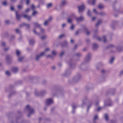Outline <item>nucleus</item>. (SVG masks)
Returning a JSON list of instances; mask_svg holds the SVG:
<instances>
[{
	"label": "nucleus",
	"instance_id": "1",
	"mask_svg": "<svg viewBox=\"0 0 123 123\" xmlns=\"http://www.w3.org/2000/svg\"><path fill=\"white\" fill-rule=\"evenodd\" d=\"M109 48L110 49L113 50H113H112L111 51V52H114L116 50H117L118 51H121L122 49V47H116L114 46L113 45L110 44L109 45L106 47V49Z\"/></svg>",
	"mask_w": 123,
	"mask_h": 123
},
{
	"label": "nucleus",
	"instance_id": "2",
	"mask_svg": "<svg viewBox=\"0 0 123 123\" xmlns=\"http://www.w3.org/2000/svg\"><path fill=\"white\" fill-rule=\"evenodd\" d=\"M46 93V92L45 90H42L40 92L36 91L35 92V95L37 96H42L45 94Z\"/></svg>",
	"mask_w": 123,
	"mask_h": 123
},
{
	"label": "nucleus",
	"instance_id": "3",
	"mask_svg": "<svg viewBox=\"0 0 123 123\" xmlns=\"http://www.w3.org/2000/svg\"><path fill=\"white\" fill-rule=\"evenodd\" d=\"M26 108L28 110L29 113L28 115V117H30L31 115L34 113V110L32 108H31L29 105H27L26 107Z\"/></svg>",
	"mask_w": 123,
	"mask_h": 123
},
{
	"label": "nucleus",
	"instance_id": "4",
	"mask_svg": "<svg viewBox=\"0 0 123 123\" xmlns=\"http://www.w3.org/2000/svg\"><path fill=\"white\" fill-rule=\"evenodd\" d=\"M75 16L74 13H72L69 16L67 19V22L68 23H71L74 19H75Z\"/></svg>",
	"mask_w": 123,
	"mask_h": 123
},
{
	"label": "nucleus",
	"instance_id": "5",
	"mask_svg": "<svg viewBox=\"0 0 123 123\" xmlns=\"http://www.w3.org/2000/svg\"><path fill=\"white\" fill-rule=\"evenodd\" d=\"M91 59V54L90 53H88L86 55L85 59V61L86 62H88Z\"/></svg>",
	"mask_w": 123,
	"mask_h": 123
},
{
	"label": "nucleus",
	"instance_id": "6",
	"mask_svg": "<svg viewBox=\"0 0 123 123\" xmlns=\"http://www.w3.org/2000/svg\"><path fill=\"white\" fill-rule=\"evenodd\" d=\"M45 53V52H43L39 55H37L36 56V59L37 61H38L43 55Z\"/></svg>",
	"mask_w": 123,
	"mask_h": 123
},
{
	"label": "nucleus",
	"instance_id": "7",
	"mask_svg": "<svg viewBox=\"0 0 123 123\" xmlns=\"http://www.w3.org/2000/svg\"><path fill=\"white\" fill-rule=\"evenodd\" d=\"M52 55H49L47 56V57H50L51 58H53L54 56L56 55L57 54V52L55 50H53L52 52Z\"/></svg>",
	"mask_w": 123,
	"mask_h": 123
},
{
	"label": "nucleus",
	"instance_id": "8",
	"mask_svg": "<svg viewBox=\"0 0 123 123\" xmlns=\"http://www.w3.org/2000/svg\"><path fill=\"white\" fill-rule=\"evenodd\" d=\"M53 102V99L52 98H50L46 100V103L47 105H49L52 104Z\"/></svg>",
	"mask_w": 123,
	"mask_h": 123
},
{
	"label": "nucleus",
	"instance_id": "9",
	"mask_svg": "<svg viewBox=\"0 0 123 123\" xmlns=\"http://www.w3.org/2000/svg\"><path fill=\"white\" fill-rule=\"evenodd\" d=\"M85 8V6L84 5H82L78 7L79 12L83 11Z\"/></svg>",
	"mask_w": 123,
	"mask_h": 123
},
{
	"label": "nucleus",
	"instance_id": "10",
	"mask_svg": "<svg viewBox=\"0 0 123 123\" xmlns=\"http://www.w3.org/2000/svg\"><path fill=\"white\" fill-rule=\"evenodd\" d=\"M75 19L78 22L80 21H81L83 20L84 19V18L82 16H81L80 17H77L75 16Z\"/></svg>",
	"mask_w": 123,
	"mask_h": 123
},
{
	"label": "nucleus",
	"instance_id": "11",
	"mask_svg": "<svg viewBox=\"0 0 123 123\" xmlns=\"http://www.w3.org/2000/svg\"><path fill=\"white\" fill-rule=\"evenodd\" d=\"M111 103L110 100L109 99L105 102V106H109L111 105Z\"/></svg>",
	"mask_w": 123,
	"mask_h": 123
},
{
	"label": "nucleus",
	"instance_id": "12",
	"mask_svg": "<svg viewBox=\"0 0 123 123\" xmlns=\"http://www.w3.org/2000/svg\"><path fill=\"white\" fill-rule=\"evenodd\" d=\"M81 76L80 74H78L74 78V80L76 81L79 80L81 78Z\"/></svg>",
	"mask_w": 123,
	"mask_h": 123
},
{
	"label": "nucleus",
	"instance_id": "13",
	"mask_svg": "<svg viewBox=\"0 0 123 123\" xmlns=\"http://www.w3.org/2000/svg\"><path fill=\"white\" fill-rule=\"evenodd\" d=\"M71 73V71L70 69H68L66 70L64 74V76H68Z\"/></svg>",
	"mask_w": 123,
	"mask_h": 123
},
{
	"label": "nucleus",
	"instance_id": "14",
	"mask_svg": "<svg viewBox=\"0 0 123 123\" xmlns=\"http://www.w3.org/2000/svg\"><path fill=\"white\" fill-rule=\"evenodd\" d=\"M97 39L99 41H100L101 39L103 40V42L104 43L106 42V37L105 36H103L102 39L99 37H97Z\"/></svg>",
	"mask_w": 123,
	"mask_h": 123
},
{
	"label": "nucleus",
	"instance_id": "15",
	"mask_svg": "<svg viewBox=\"0 0 123 123\" xmlns=\"http://www.w3.org/2000/svg\"><path fill=\"white\" fill-rule=\"evenodd\" d=\"M15 12L16 18L17 19L19 20L20 18L21 17V15L18 14L17 11H16Z\"/></svg>",
	"mask_w": 123,
	"mask_h": 123
},
{
	"label": "nucleus",
	"instance_id": "16",
	"mask_svg": "<svg viewBox=\"0 0 123 123\" xmlns=\"http://www.w3.org/2000/svg\"><path fill=\"white\" fill-rule=\"evenodd\" d=\"M24 17L27 19L28 20H31V16H29L25 14L23 15Z\"/></svg>",
	"mask_w": 123,
	"mask_h": 123
},
{
	"label": "nucleus",
	"instance_id": "17",
	"mask_svg": "<svg viewBox=\"0 0 123 123\" xmlns=\"http://www.w3.org/2000/svg\"><path fill=\"white\" fill-rule=\"evenodd\" d=\"M12 71L14 73L17 72L18 70V68L16 67H13L12 68Z\"/></svg>",
	"mask_w": 123,
	"mask_h": 123
},
{
	"label": "nucleus",
	"instance_id": "18",
	"mask_svg": "<svg viewBox=\"0 0 123 123\" xmlns=\"http://www.w3.org/2000/svg\"><path fill=\"white\" fill-rule=\"evenodd\" d=\"M33 24L35 27H38L39 28L41 27V25L37 22L34 23Z\"/></svg>",
	"mask_w": 123,
	"mask_h": 123
},
{
	"label": "nucleus",
	"instance_id": "19",
	"mask_svg": "<svg viewBox=\"0 0 123 123\" xmlns=\"http://www.w3.org/2000/svg\"><path fill=\"white\" fill-rule=\"evenodd\" d=\"M95 1V0H88V3L89 4L93 5L94 4Z\"/></svg>",
	"mask_w": 123,
	"mask_h": 123
},
{
	"label": "nucleus",
	"instance_id": "20",
	"mask_svg": "<svg viewBox=\"0 0 123 123\" xmlns=\"http://www.w3.org/2000/svg\"><path fill=\"white\" fill-rule=\"evenodd\" d=\"M55 9L57 11H59L61 9V6L57 5L55 7Z\"/></svg>",
	"mask_w": 123,
	"mask_h": 123
},
{
	"label": "nucleus",
	"instance_id": "21",
	"mask_svg": "<svg viewBox=\"0 0 123 123\" xmlns=\"http://www.w3.org/2000/svg\"><path fill=\"white\" fill-rule=\"evenodd\" d=\"M87 97H85L82 101V105H83L86 104V102L87 100Z\"/></svg>",
	"mask_w": 123,
	"mask_h": 123
},
{
	"label": "nucleus",
	"instance_id": "22",
	"mask_svg": "<svg viewBox=\"0 0 123 123\" xmlns=\"http://www.w3.org/2000/svg\"><path fill=\"white\" fill-rule=\"evenodd\" d=\"M93 48L94 49H95L98 47V46L96 43H94L93 44Z\"/></svg>",
	"mask_w": 123,
	"mask_h": 123
},
{
	"label": "nucleus",
	"instance_id": "23",
	"mask_svg": "<svg viewBox=\"0 0 123 123\" xmlns=\"http://www.w3.org/2000/svg\"><path fill=\"white\" fill-rule=\"evenodd\" d=\"M102 22V21L101 20H99L96 25V26L97 27L98 26L100 25Z\"/></svg>",
	"mask_w": 123,
	"mask_h": 123
},
{
	"label": "nucleus",
	"instance_id": "24",
	"mask_svg": "<svg viewBox=\"0 0 123 123\" xmlns=\"http://www.w3.org/2000/svg\"><path fill=\"white\" fill-rule=\"evenodd\" d=\"M16 53L18 57L20 55L21 53V52L18 50L16 49Z\"/></svg>",
	"mask_w": 123,
	"mask_h": 123
},
{
	"label": "nucleus",
	"instance_id": "25",
	"mask_svg": "<svg viewBox=\"0 0 123 123\" xmlns=\"http://www.w3.org/2000/svg\"><path fill=\"white\" fill-rule=\"evenodd\" d=\"M116 22H114L113 23H112V24L111 25V27L113 29H114L115 28V24L116 23Z\"/></svg>",
	"mask_w": 123,
	"mask_h": 123
},
{
	"label": "nucleus",
	"instance_id": "26",
	"mask_svg": "<svg viewBox=\"0 0 123 123\" xmlns=\"http://www.w3.org/2000/svg\"><path fill=\"white\" fill-rule=\"evenodd\" d=\"M24 59V57H18V61L19 62H22L23 60Z\"/></svg>",
	"mask_w": 123,
	"mask_h": 123
},
{
	"label": "nucleus",
	"instance_id": "27",
	"mask_svg": "<svg viewBox=\"0 0 123 123\" xmlns=\"http://www.w3.org/2000/svg\"><path fill=\"white\" fill-rule=\"evenodd\" d=\"M98 7L100 9H102L104 7V6L102 4H99Z\"/></svg>",
	"mask_w": 123,
	"mask_h": 123
},
{
	"label": "nucleus",
	"instance_id": "28",
	"mask_svg": "<svg viewBox=\"0 0 123 123\" xmlns=\"http://www.w3.org/2000/svg\"><path fill=\"white\" fill-rule=\"evenodd\" d=\"M72 107L73 109L72 113H74V109L76 107V106L75 105H72Z\"/></svg>",
	"mask_w": 123,
	"mask_h": 123
},
{
	"label": "nucleus",
	"instance_id": "29",
	"mask_svg": "<svg viewBox=\"0 0 123 123\" xmlns=\"http://www.w3.org/2000/svg\"><path fill=\"white\" fill-rule=\"evenodd\" d=\"M114 57H111L109 61V62L111 64L113 62L114 60Z\"/></svg>",
	"mask_w": 123,
	"mask_h": 123
},
{
	"label": "nucleus",
	"instance_id": "30",
	"mask_svg": "<svg viewBox=\"0 0 123 123\" xmlns=\"http://www.w3.org/2000/svg\"><path fill=\"white\" fill-rule=\"evenodd\" d=\"M2 4L4 6H6L7 5V1H3L2 3Z\"/></svg>",
	"mask_w": 123,
	"mask_h": 123
},
{
	"label": "nucleus",
	"instance_id": "31",
	"mask_svg": "<svg viewBox=\"0 0 123 123\" xmlns=\"http://www.w3.org/2000/svg\"><path fill=\"white\" fill-rule=\"evenodd\" d=\"M75 55L77 57H80L82 55V54L79 53H76L75 54Z\"/></svg>",
	"mask_w": 123,
	"mask_h": 123
},
{
	"label": "nucleus",
	"instance_id": "32",
	"mask_svg": "<svg viewBox=\"0 0 123 123\" xmlns=\"http://www.w3.org/2000/svg\"><path fill=\"white\" fill-rule=\"evenodd\" d=\"M34 43V41L33 40L31 39L29 40V43L30 44L32 45Z\"/></svg>",
	"mask_w": 123,
	"mask_h": 123
},
{
	"label": "nucleus",
	"instance_id": "33",
	"mask_svg": "<svg viewBox=\"0 0 123 123\" xmlns=\"http://www.w3.org/2000/svg\"><path fill=\"white\" fill-rule=\"evenodd\" d=\"M63 44H62V46H66L68 44V43L67 41H65L63 42Z\"/></svg>",
	"mask_w": 123,
	"mask_h": 123
},
{
	"label": "nucleus",
	"instance_id": "34",
	"mask_svg": "<svg viewBox=\"0 0 123 123\" xmlns=\"http://www.w3.org/2000/svg\"><path fill=\"white\" fill-rule=\"evenodd\" d=\"M52 5V3H50L47 5V6L48 8H50Z\"/></svg>",
	"mask_w": 123,
	"mask_h": 123
},
{
	"label": "nucleus",
	"instance_id": "35",
	"mask_svg": "<svg viewBox=\"0 0 123 123\" xmlns=\"http://www.w3.org/2000/svg\"><path fill=\"white\" fill-rule=\"evenodd\" d=\"M37 13V11H33V12L32 13V15L35 16L36 14Z\"/></svg>",
	"mask_w": 123,
	"mask_h": 123
},
{
	"label": "nucleus",
	"instance_id": "36",
	"mask_svg": "<svg viewBox=\"0 0 123 123\" xmlns=\"http://www.w3.org/2000/svg\"><path fill=\"white\" fill-rule=\"evenodd\" d=\"M23 25H25L28 28H29L30 27V25L29 24H26L25 23H23L22 24Z\"/></svg>",
	"mask_w": 123,
	"mask_h": 123
},
{
	"label": "nucleus",
	"instance_id": "37",
	"mask_svg": "<svg viewBox=\"0 0 123 123\" xmlns=\"http://www.w3.org/2000/svg\"><path fill=\"white\" fill-rule=\"evenodd\" d=\"M33 31L34 34H36L39 35V33H37L36 31L35 28L33 30Z\"/></svg>",
	"mask_w": 123,
	"mask_h": 123
},
{
	"label": "nucleus",
	"instance_id": "38",
	"mask_svg": "<svg viewBox=\"0 0 123 123\" xmlns=\"http://www.w3.org/2000/svg\"><path fill=\"white\" fill-rule=\"evenodd\" d=\"M105 118L106 120L107 121L108 120V116L107 114H105Z\"/></svg>",
	"mask_w": 123,
	"mask_h": 123
},
{
	"label": "nucleus",
	"instance_id": "39",
	"mask_svg": "<svg viewBox=\"0 0 123 123\" xmlns=\"http://www.w3.org/2000/svg\"><path fill=\"white\" fill-rule=\"evenodd\" d=\"M39 28L40 29L41 32V33H43L45 31V30L43 29L41 27H40Z\"/></svg>",
	"mask_w": 123,
	"mask_h": 123
},
{
	"label": "nucleus",
	"instance_id": "40",
	"mask_svg": "<svg viewBox=\"0 0 123 123\" xmlns=\"http://www.w3.org/2000/svg\"><path fill=\"white\" fill-rule=\"evenodd\" d=\"M65 53V52L64 51H62L60 54V56L61 57Z\"/></svg>",
	"mask_w": 123,
	"mask_h": 123
},
{
	"label": "nucleus",
	"instance_id": "41",
	"mask_svg": "<svg viewBox=\"0 0 123 123\" xmlns=\"http://www.w3.org/2000/svg\"><path fill=\"white\" fill-rule=\"evenodd\" d=\"M66 3V1L65 0H64L62 1L61 3V5L64 6L65 4Z\"/></svg>",
	"mask_w": 123,
	"mask_h": 123
},
{
	"label": "nucleus",
	"instance_id": "42",
	"mask_svg": "<svg viewBox=\"0 0 123 123\" xmlns=\"http://www.w3.org/2000/svg\"><path fill=\"white\" fill-rule=\"evenodd\" d=\"M49 22L48 20L45 21L44 24V25L45 26L47 25Z\"/></svg>",
	"mask_w": 123,
	"mask_h": 123
},
{
	"label": "nucleus",
	"instance_id": "43",
	"mask_svg": "<svg viewBox=\"0 0 123 123\" xmlns=\"http://www.w3.org/2000/svg\"><path fill=\"white\" fill-rule=\"evenodd\" d=\"M47 37V36L46 35H44L42 36L41 37V38L42 40H44Z\"/></svg>",
	"mask_w": 123,
	"mask_h": 123
},
{
	"label": "nucleus",
	"instance_id": "44",
	"mask_svg": "<svg viewBox=\"0 0 123 123\" xmlns=\"http://www.w3.org/2000/svg\"><path fill=\"white\" fill-rule=\"evenodd\" d=\"M5 73L6 75L8 76H9L10 75V73L8 71H6Z\"/></svg>",
	"mask_w": 123,
	"mask_h": 123
},
{
	"label": "nucleus",
	"instance_id": "45",
	"mask_svg": "<svg viewBox=\"0 0 123 123\" xmlns=\"http://www.w3.org/2000/svg\"><path fill=\"white\" fill-rule=\"evenodd\" d=\"M74 25H72L70 26V29L72 30H73L74 28Z\"/></svg>",
	"mask_w": 123,
	"mask_h": 123
},
{
	"label": "nucleus",
	"instance_id": "46",
	"mask_svg": "<svg viewBox=\"0 0 123 123\" xmlns=\"http://www.w3.org/2000/svg\"><path fill=\"white\" fill-rule=\"evenodd\" d=\"M10 58V56L9 55H7L6 57V59L7 60H9Z\"/></svg>",
	"mask_w": 123,
	"mask_h": 123
},
{
	"label": "nucleus",
	"instance_id": "47",
	"mask_svg": "<svg viewBox=\"0 0 123 123\" xmlns=\"http://www.w3.org/2000/svg\"><path fill=\"white\" fill-rule=\"evenodd\" d=\"M15 31L16 33H19L20 32V31L18 29H16Z\"/></svg>",
	"mask_w": 123,
	"mask_h": 123
},
{
	"label": "nucleus",
	"instance_id": "48",
	"mask_svg": "<svg viewBox=\"0 0 123 123\" xmlns=\"http://www.w3.org/2000/svg\"><path fill=\"white\" fill-rule=\"evenodd\" d=\"M23 7L22 6V5H18V8L19 9H21Z\"/></svg>",
	"mask_w": 123,
	"mask_h": 123
},
{
	"label": "nucleus",
	"instance_id": "49",
	"mask_svg": "<svg viewBox=\"0 0 123 123\" xmlns=\"http://www.w3.org/2000/svg\"><path fill=\"white\" fill-rule=\"evenodd\" d=\"M98 118V117L97 115H95V116H94V119H93L94 120V121L95 120H96V119H97Z\"/></svg>",
	"mask_w": 123,
	"mask_h": 123
},
{
	"label": "nucleus",
	"instance_id": "50",
	"mask_svg": "<svg viewBox=\"0 0 123 123\" xmlns=\"http://www.w3.org/2000/svg\"><path fill=\"white\" fill-rule=\"evenodd\" d=\"M31 8H32V10L33 11L34 10V9H35V7L32 4L31 5Z\"/></svg>",
	"mask_w": 123,
	"mask_h": 123
},
{
	"label": "nucleus",
	"instance_id": "51",
	"mask_svg": "<svg viewBox=\"0 0 123 123\" xmlns=\"http://www.w3.org/2000/svg\"><path fill=\"white\" fill-rule=\"evenodd\" d=\"M86 33L87 35H89L90 33V31L88 30H86Z\"/></svg>",
	"mask_w": 123,
	"mask_h": 123
},
{
	"label": "nucleus",
	"instance_id": "52",
	"mask_svg": "<svg viewBox=\"0 0 123 123\" xmlns=\"http://www.w3.org/2000/svg\"><path fill=\"white\" fill-rule=\"evenodd\" d=\"M87 15L89 16H91V13L89 10H88L87 12Z\"/></svg>",
	"mask_w": 123,
	"mask_h": 123
},
{
	"label": "nucleus",
	"instance_id": "53",
	"mask_svg": "<svg viewBox=\"0 0 123 123\" xmlns=\"http://www.w3.org/2000/svg\"><path fill=\"white\" fill-rule=\"evenodd\" d=\"M64 34H62L61 35H60L59 37V38L60 39H61L63 37H64Z\"/></svg>",
	"mask_w": 123,
	"mask_h": 123
},
{
	"label": "nucleus",
	"instance_id": "54",
	"mask_svg": "<svg viewBox=\"0 0 123 123\" xmlns=\"http://www.w3.org/2000/svg\"><path fill=\"white\" fill-rule=\"evenodd\" d=\"M99 14L102 16H103L105 14V13L104 12H102L99 13Z\"/></svg>",
	"mask_w": 123,
	"mask_h": 123
},
{
	"label": "nucleus",
	"instance_id": "55",
	"mask_svg": "<svg viewBox=\"0 0 123 123\" xmlns=\"http://www.w3.org/2000/svg\"><path fill=\"white\" fill-rule=\"evenodd\" d=\"M102 107H99L96 109V110L98 111H99L100 110L102 109Z\"/></svg>",
	"mask_w": 123,
	"mask_h": 123
},
{
	"label": "nucleus",
	"instance_id": "56",
	"mask_svg": "<svg viewBox=\"0 0 123 123\" xmlns=\"http://www.w3.org/2000/svg\"><path fill=\"white\" fill-rule=\"evenodd\" d=\"M66 25L65 24H63L62 25V27L63 28L65 27L66 26Z\"/></svg>",
	"mask_w": 123,
	"mask_h": 123
},
{
	"label": "nucleus",
	"instance_id": "57",
	"mask_svg": "<svg viewBox=\"0 0 123 123\" xmlns=\"http://www.w3.org/2000/svg\"><path fill=\"white\" fill-rule=\"evenodd\" d=\"M5 24H8L9 23V21L8 20H6L5 21Z\"/></svg>",
	"mask_w": 123,
	"mask_h": 123
},
{
	"label": "nucleus",
	"instance_id": "58",
	"mask_svg": "<svg viewBox=\"0 0 123 123\" xmlns=\"http://www.w3.org/2000/svg\"><path fill=\"white\" fill-rule=\"evenodd\" d=\"M30 9L29 8H27L26 9L25 11V12H28L30 10Z\"/></svg>",
	"mask_w": 123,
	"mask_h": 123
},
{
	"label": "nucleus",
	"instance_id": "59",
	"mask_svg": "<svg viewBox=\"0 0 123 123\" xmlns=\"http://www.w3.org/2000/svg\"><path fill=\"white\" fill-rule=\"evenodd\" d=\"M93 12L96 14H98V12H97L96 11V10L95 9H93Z\"/></svg>",
	"mask_w": 123,
	"mask_h": 123
},
{
	"label": "nucleus",
	"instance_id": "60",
	"mask_svg": "<svg viewBox=\"0 0 123 123\" xmlns=\"http://www.w3.org/2000/svg\"><path fill=\"white\" fill-rule=\"evenodd\" d=\"M52 18L51 17H50L48 20L49 22L52 20Z\"/></svg>",
	"mask_w": 123,
	"mask_h": 123
},
{
	"label": "nucleus",
	"instance_id": "61",
	"mask_svg": "<svg viewBox=\"0 0 123 123\" xmlns=\"http://www.w3.org/2000/svg\"><path fill=\"white\" fill-rule=\"evenodd\" d=\"M91 105V104L90 105H89V106H88V108H87V112H88V111Z\"/></svg>",
	"mask_w": 123,
	"mask_h": 123
},
{
	"label": "nucleus",
	"instance_id": "62",
	"mask_svg": "<svg viewBox=\"0 0 123 123\" xmlns=\"http://www.w3.org/2000/svg\"><path fill=\"white\" fill-rule=\"evenodd\" d=\"M30 0H26V4L27 5H28L29 2H30Z\"/></svg>",
	"mask_w": 123,
	"mask_h": 123
},
{
	"label": "nucleus",
	"instance_id": "63",
	"mask_svg": "<svg viewBox=\"0 0 123 123\" xmlns=\"http://www.w3.org/2000/svg\"><path fill=\"white\" fill-rule=\"evenodd\" d=\"M10 9L11 11H13L14 9V7L13 6H12L11 7Z\"/></svg>",
	"mask_w": 123,
	"mask_h": 123
},
{
	"label": "nucleus",
	"instance_id": "64",
	"mask_svg": "<svg viewBox=\"0 0 123 123\" xmlns=\"http://www.w3.org/2000/svg\"><path fill=\"white\" fill-rule=\"evenodd\" d=\"M123 74V70L121 71L120 73V75H121Z\"/></svg>",
	"mask_w": 123,
	"mask_h": 123
}]
</instances>
